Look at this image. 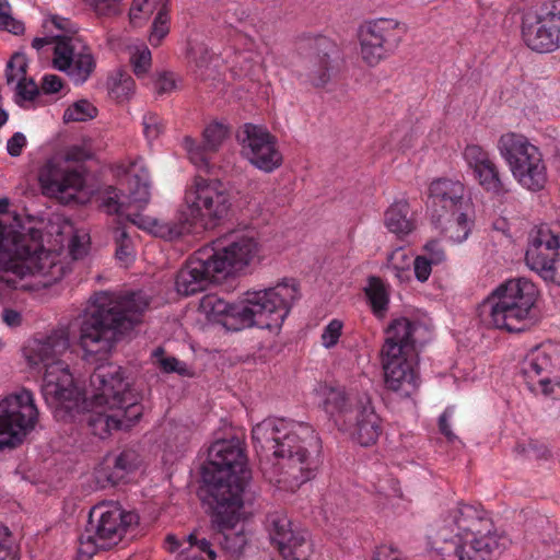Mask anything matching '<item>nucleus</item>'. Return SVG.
Here are the masks:
<instances>
[{
    "instance_id": "obj_1",
    "label": "nucleus",
    "mask_w": 560,
    "mask_h": 560,
    "mask_svg": "<svg viewBox=\"0 0 560 560\" xmlns=\"http://www.w3.org/2000/svg\"><path fill=\"white\" fill-rule=\"evenodd\" d=\"M69 347L68 332L54 330L36 337L24 347L28 364H43L45 373L42 395L62 421L78 422L90 433L105 439L112 430H127L142 416L139 396L129 386L121 366L98 364L90 376L91 397H85L74 385L68 364L57 359Z\"/></svg>"
},
{
    "instance_id": "obj_30",
    "label": "nucleus",
    "mask_w": 560,
    "mask_h": 560,
    "mask_svg": "<svg viewBox=\"0 0 560 560\" xmlns=\"http://www.w3.org/2000/svg\"><path fill=\"white\" fill-rule=\"evenodd\" d=\"M167 4L168 0H133L130 8L129 15L132 22L138 19L148 18L156 12L149 37L153 46L160 45L162 39L168 34L170 16Z\"/></svg>"
},
{
    "instance_id": "obj_37",
    "label": "nucleus",
    "mask_w": 560,
    "mask_h": 560,
    "mask_svg": "<svg viewBox=\"0 0 560 560\" xmlns=\"http://www.w3.org/2000/svg\"><path fill=\"white\" fill-rule=\"evenodd\" d=\"M96 107L86 100H80L69 106L63 114L66 121H86L96 116Z\"/></svg>"
},
{
    "instance_id": "obj_52",
    "label": "nucleus",
    "mask_w": 560,
    "mask_h": 560,
    "mask_svg": "<svg viewBox=\"0 0 560 560\" xmlns=\"http://www.w3.org/2000/svg\"><path fill=\"white\" fill-rule=\"evenodd\" d=\"M18 95L21 96L25 101H34L38 94L39 90L36 83L33 80L19 81L16 83Z\"/></svg>"
},
{
    "instance_id": "obj_53",
    "label": "nucleus",
    "mask_w": 560,
    "mask_h": 560,
    "mask_svg": "<svg viewBox=\"0 0 560 560\" xmlns=\"http://www.w3.org/2000/svg\"><path fill=\"white\" fill-rule=\"evenodd\" d=\"M26 144L27 140L24 133L15 132L7 142V151L11 156H20Z\"/></svg>"
},
{
    "instance_id": "obj_9",
    "label": "nucleus",
    "mask_w": 560,
    "mask_h": 560,
    "mask_svg": "<svg viewBox=\"0 0 560 560\" xmlns=\"http://www.w3.org/2000/svg\"><path fill=\"white\" fill-rule=\"evenodd\" d=\"M127 180L128 194L109 186L101 196V209L107 214H116L118 218L117 226L113 230L115 256L126 265L135 258V244L130 235L129 223L150 232L141 226L143 220L150 218H143L139 213L150 199L148 172L140 168V173H137V164L133 163L127 171Z\"/></svg>"
},
{
    "instance_id": "obj_17",
    "label": "nucleus",
    "mask_w": 560,
    "mask_h": 560,
    "mask_svg": "<svg viewBox=\"0 0 560 560\" xmlns=\"http://www.w3.org/2000/svg\"><path fill=\"white\" fill-rule=\"evenodd\" d=\"M304 55L300 78L314 88H323L338 73L341 54L338 45L327 36L317 35L301 42Z\"/></svg>"
},
{
    "instance_id": "obj_43",
    "label": "nucleus",
    "mask_w": 560,
    "mask_h": 560,
    "mask_svg": "<svg viewBox=\"0 0 560 560\" xmlns=\"http://www.w3.org/2000/svg\"><path fill=\"white\" fill-rule=\"evenodd\" d=\"M188 539L191 548L195 549L200 557L198 558L197 556H194L192 559L186 560H215L217 552L213 549L212 542L206 538H199L197 534H191Z\"/></svg>"
},
{
    "instance_id": "obj_41",
    "label": "nucleus",
    "mask_w": 560,
    "mask_h": 560,
    "mask_svg": "<svg viewBox=\"0 0 560 560\" xmlns=\"http://www.w3.org/2000/svg\"><path fill=\"white\" fill-rule=\"evenodd\" d=\"M135 81L129 75H120L118 80H114L109 88V96L117 102L127 100L133 92Z\"/></svg>"
},
{
    "instance_id": "obj_14",
    "label": "nucleus",
    "mask_w": 560,
    "mask_h": 560,
    "mask_svg": "<svg viewBox=\"0 0 560 560\" xmlns=\"http://www.w3.org/2000/svg\"><path fill=\"white\" fill-rule=\"evenodd\" d=\"M38 409L34 394L21 388L0 400V450L20 445L35 429Z\"/></svg>"
},
{
    "instance_id": "obj_63",
    "label": "nucleus",
    "mask_w": 560,
    "mask_h": 560,
    "mask_svg": "<svg viewBox=\"0 0 560 560\" xmlns=\"http://www.w3.org/2000/svg\"><path fill=\"white\" fill-rule=\"evenodd\" d=\"M329 498H330V495H327V497H325V499H324V500H325V504H324V512H325V513H328V512H329L330 514H334V513H335V511H334V509H332V506H331V502L329 501Z\"/></svg>"
},
{
    "instance_id": "obj_42",
    "label": "nucleus",
    "mask_w": 560,
    "mask_h": 560,
    "mask_svg": "<svg viewBox=\"0 0 560 560\" xmlns=\"http://www.w3.org/2000/svg\"><path fill=\"white\" fill-rule=\"evenodd\" d=\"M388 268L392 269L397 278L402 280L405 277L408 278L407 272L409 271L410 257L405 253L402 248L394 250L388 257Z\"/></svg>"
},
{
    "instance_id": "obj_39",
    "label": "nucleus",
    "mask_w": 560,
    "mask_h": 560,
    "mask_svg": "<svg viewBox=\"0 0 560 560\" xmlns=\"http://www.w3.org/2000/svg\"><path fill=\"white\" fill-rule=\"evenodd\" d=\"M143 135L149 142L156 140L165 129L162 118L155 113H147L142 117Z\"/></svg>"
},
{
    "instance_id": "obj_24",
    "label": "nucleus",
    "mask_w": 560,
    "mask_h": 560,
    "mask_svg": "<svg viewBox=\"0 0 560 560\" xmlns=\"http://www.w3.org/2000/svg\"><path fill=\"white\" fill-rule=\"evenodd\" d=\"M464 159L479 186L493 196H503L509 189L490 153L478 144H468Z\"/></svg>"
},
{
    "instance_id": "obj_64",
    "label": "nucleus",
    "mask_w": 560,
    "mask_h": 560,
    "mask_svg": "<svg viewBox=\"0 0 560 560\" xmlns=\"http://www.w3.org/2000/svg\"><path fill=\"white\" fill-rule=\"evenodd\" d=\"M9 206H10L9 199H7V198L0 199V213H5L8 211Z\"/></svg>"
},
{
    "instance_id": "obj_55",
    "label": "nucleus",
    "mask_w": 560,
    "mask_h": 560,
    "mask_svg": "<svg viewBox=\"0 0 560 560\" xmlns=\"http://www.w3.org/2000/svg\"><path fill=\"white\" fill-rule=\"evenodd\" d=\"M62 88V80L56 74H45L42 79L40 89L45 94L57 93Z\"/></svg>"
},
{
    "instance_id": "obj_60",
    "label": "nucleus",
    "mask_w": 560,
    "mask_h": 560,
    "mask_svg": "<svg viewBox=\"0 0 560 560\" xmlns=\"http://www.w3.org/2000/svg\"><path fill=\"white\" fill-rule=\"evenodd\" d=\"M448 419H450V413L447 410H445L439 418V430L448 440H453L455 436L451 430Z\"/></svg>"
},
{
    "instance_id": "obj_23",
    "label": "nucleus",
    "mask_w": 560,
    "mask_h": 560,
    "mask_svg": "<svg viewBox=\"0 0 560 560\" xmlns=\"http://www.w3.org/2000/svg\"><path fill=\"white\" fill-rule=\"evenodd\" d=\"M269 534L284 560H308L312 546L306 533L292 528V522L285 514L269 516Z\"/></svg>"
},
{
    "instance_id": "obj_46",
    "label": "nucleus",
    "mask_w": 560,
    "mask_h": 560,
    "mask_svg": "<svg viewBox=\"0 0 560 560\" xmlns=\"http://www.w3.org/2000/svg\"><path fill=\"white\" fill-rule=\"evenodd\" d=\"M420 256L427 258V260L435 266L442 264L446 258L444 247L436 240L427 242L423 246V253Z\"/></svg>"
},
{
    "instance_id": "obj_44",
    "label": "nucleus",
    "mask_w": 560,
    "mask_h": 560,
    "mask_svg": "<svg viewBox=\"0 0 560 560\" xmlns=\"http://www.w3.org/2000/svg\"><path fill=\"white\" fill-rule=\"evenodd\" d=\"M98 16H112L119 12L121 0H83Z\"/></svg>"
},
{
    "instance_id": "obj_54",
    "label": "nucleus",
    "mask_w": 560,
    "mask_h": 560,
    "mask_svg": "<svg viewBox=\"0 0 560 560\" xmlns=\"http://www.w3.org/2000/svg\"><path fill=\"white\" fill-rule=\"evenodd\" d=\"M540 277L548 282L560 285V252L556 258L550 262Z\"/></svg>"
},
{
    "instance_id": "obj_38",
    "label": "nucleus",
    "mask_w": 560,
    "mask_h": 560,
    "mask_svg": "<svg viewBox=\"0 0 560 560\" xmlns=\"http://www.w3.org/2000/svg\"><path fill=\"white\" fill-rule=\"evenodd\" d=\"M27 60L24 54L15 52L9 60L5 69L8 84L19 83L26 75Z\"/></svg>"
},
{
    "instance_id": "obj_45",
    "label": "nucleus",
    "mask_w": 560,
    "mask_h": 560,
    "mask_svg": "<svg viewBox=\"0 0 560 560\" xmlns=\"http://www.w3.org/2000/svg\"><path fill=\"white\" fill-rule=\"evenodd\" d=\"M133 72L137 77L144 75L151 67V51L148 47L137 49L130 58Z\"/></svg>"
},
{
    "instance_id": "obj_21",
    "label": "nucleus",
    "mask_w": 560,
    "mask_h": 560,
    "mask_svg": "<svg viewBox=\"0 0 560 560\" xmlns=\"http://www.w3.org/2000/svg\"><path fill=\"white\" fill-rule=\"evenodd\" d=\"M215 253L210 247H201L196 250L177 271L175 287L182 295H192L203 291L212 282H219L223 278L214 269L213 258Z\"/></svg>"
},
{
    "instance_id": "obj_4",
    "label": "nucleus",
    "mask_w": 560,
    "mask_h": 560,
    "mask_svg": "<svg viewBox=\"0 0 560 560\" xmlns=\"http://www.w3.org/2000/svg\"><path fill=\"white\" fill-rule=\"evenodd\" d=\"M299 294L298 281L285 278L275 287L246 292L236 303H229L217 294H207L200 302V310L226 330L257 327L272 331L281 328Z\"/></svg>"
},
{
    "instance_id": "obj_49",
    "label": "nucleus",
    "mask_w": 560,
    "mask_h": 560,
    "mask_svg": "<svg viewBox=\"0 0 560 560\" xmlns=\"http://www.w3.org/2000/svg\"><path fill=\"white\" fill-rule=\"evenodd\" d=\"M153 357L162 371L166 373H184V369L179 368L180 362L174 357H164V351L162 348L154 350Z\"/></svg>"
},
{
    "instance_id": "obj_5",
    "label": "nucleus",
    "mask_w": 560,
    "mask_h": 560,
    "mask_svg": "<svg viewBox=\"0 0 560 560\" xmlns=\"http://www.w3.org/2000/svg\"><path fill=\"white\" fill-rule=\"evenodd\" d=\"M149 304L142 291L95 293L80 329L85 360L93 355H97V361L106 359L114 343L142 322Z\"/></svg>"
},
{
    "instance_id": "obj_62",
    "label": "nucleus",
    "mask_w": 560,
    "mask_h": 560,
    "mask_svg": "<svg viewBox=\"0 0 560 560\" xmlns=\"http://www.w3.org/2000/svg\"><path fill=\"white\" fill-rule=\"evenodd\" d=\"M550 456H551L550 450L547 446L541 445V447L539 448V451L537 453V457L548 459Z\"/></svg>"
},
{
    "instance_id": "obj_32",
    "label": "nucleus",
    "mask_w": 560,
    "mask_h": 560,
    "mask_svg": "<svg viewBox=\"0 0 560 560\" xmlns=\"http://www.w3.org/2000/svg\"><path fill=\"white\" fill-rule=\"evenodd\" d=\"M140 463V455L135 450H124L115 458L112 468H104L100 471L98 479L104 477L110 486L125 482L128 475L132 474L139 467Z\"/></svg>"
},
{
    "instance_id": "obj_22",
    "label": "nucleus",
    "mask_w": 560,
    "mask_h": 560,
    "mask_svg": "<svg viewBox=\"0 0 560 560\" xmlns=\"http://www.w3.org/2000/svg\"><path fill=\"white\" fill-rule=\"evenodd\" d=\"M52 63L56 69L67 73L75 85L86 82L96 67L91 48L72 37L56 43Z\"/></svg>"
},
{
    "instance_id": "obj_16",
    "label": "nucleus",
    "mask_w": 560,
    "mask_h": 560,
    "mask_svg": "<svg viewBox=\"0 0 560 560\" xmlns=\"http://www.w3.org/2000/svg\"><path fill=\"white\" fill-rule=\"evenodd\" d=\"M206 247H210L215 253L214 269L223 278L234 272H247L262 258L261 245L254 230L233 232Z\"/></svg>"
},
{
    "instance_id": "obj_33",
    "label": "nucleus",
    "mask_w": 560,
    "mask_h": 560,
    "mask_svg": "<svg viewBox=\"0 0 560 560\" xmlns=\"http://www.w3.org/2000/svg\"><path fill=\"white\" fill-rule=\"evenodd\" d=\"M409 213L410 209L407 201H396L385 211L384 224L390 233L398 237L408 235L415 229Z\"/></svg>"
},
{
    "instance_id": "obj_59",
    "label": "nucleus",
    "mask_w": 560,
    "mask_h": 560,
    "mask_svg": "<svg viewBox=\"0 0 560 560\" xmlns=\"http://www.w3.org/2000/svg\"><path fill=\"white\" fill-rule=\"evenodd\" d=\"M66 36H55V37H36L32 42V47L36 50L43 49L45 46L55 47L56 43L66 39Z\"/></svg>"
},
{
    "instance_id": "obj_50",
    "label": "nucleus",
    "mask_w": 560,
    "mask_h": 560,
    "mask_svg": "<svg viewBox=\"0 0 560 560\" xmlns=\"http://www.w3.org/2000/svg\"><path fill=\"white\" fill-rule=\"evenodd\" d=\"M435 266L434 264H431V261L427 260V258L422 256H417L413 260V271L416 278L420 282H424L429 279L432 267Z\"/></svg>"
},
{
    "instance_id": "obj_61",
    "label": "nucleus",
    "mask_w": 560,
    "mask_h": 560,
    "mask_svg": "<svg viewBox=\"0 0 560 560\" xmlns=\"http://www.w3.org/2000/svg\"><path fill=\"white\" fill-rule=\"evenodd\" d=\"M84 158V151L78 147L71 148L67 153L68 161H81Z\"/></svg>"
},
{
    "instance_id": "obj_10",
    "label": "nucleus",
    "mask_w": 560,
    "mask_h": 560,
    "mask_svg": "<svg viewBox=\"0 0 560 560\" xmlns=\"http://www.w3.org/2000/svg\"><path fill=\"white\" fill-rule=\"evenodd\" d=\"M539 291L525 278H512L499 284L483 304L489 326L509 332H523L537 323L536 303Z\"/></svg>"
},
{
    "instance_id": "obj_47",
    "label": "nucleus",
    "mask_w": 560,
    "mask_h": 560,
    "mask_svg": "<svg viewBox=\"0 0 560 560\" xmlns=\"http://www.w3.org/2000/svg\"><path fill=\"white\" fill-rule=\"evenodd\" d=\"M342 330V323L338 319H332L322 334V343L325 348H331L337 345Z\"/></svg>"
},
{
    "instance_id": "obj_2",
    "label": "nucleus",
    "mask_w": 560,
    "mask_h": 560,
    "mask_svg": "<svg viewBox=\"0 0 560 560\" xmlns=\"http://www.w3.org/2000/svg\"><path fill=\"white\" fill-rule=\"evenodd\" d=\"M250 477L244 450L237 440H220L211 444L202 479L213 510V541L231 557H238L248 541L245 523L240 521V510Z\"/></svg>"
},
{
    "instance_id": "obj_26",
    "label": "nucleus",
    "mask_w": 560,
    "mask_h": 560,
    "mask_svg": "<svg viewBox=\"0 0 560 560\" xmlns=\"http://www.w3.org/2000/svg\"><path fill=\"white\" fill-rule=\"evenodd\" d=\"M465 186L459 180L439 178L429 186V203L432 217H445V213L460 209H469L470 202L465 199Z\"/></svg>"
},
{
    "instance_id": "obj_8",
    "label": "nucleus",
    "mask_w": 560,
    "mask_h": 560,
    "mask_svg": "<svg viewBox=\"0 0 560 560\" xmlns=\"http://www.w3.org/2000/svg\"><path fill=\"white\" fill-rule=\"evenodd\" d=\"M62 269L44 248L39 230L25 229L18 215L11 224L0 220V290L16 289L27 275L58 279Z\"/></svg>"
},
{
    "instance_id": "obj_15",
    "label": "nucleus",
    "mask_w": 560,
    "mask_h": 560,
    "mask_svg": "<svg viewBox=\"0 0 560 560\" xmlns=\"http://www.w3.org/2000/svg\"><path fill=\"white\" fill-rule=\"evenodd\" d=\"M521 373L530 392L560 399V343L547 341L530 349Z\"/></svg>"
},
{
    "instance_id": "obj_27",
    "label": "nucleus",
    "mask_w": 560,
    "mask_h": 560,
    "mask_svg": "<svg viewBox=\"0 0 560 560\" xmlns=\"http://www.w3.org/2000/svg\"><path fill=\"white\" fill-rule=\"evenodd\" d=\"M353 401L352 421L345 423L353 427L352 434L362 446L373 445L383 431L382 420L375 411L372 398L366 393L358 396Z\"/></svg>"
},
{
    "instance_id": "obj_3",
    "label": "nucleus",
    "mask_w": 560,
    "mask_h": 560,
    "mask_svg": "<svg viewBox=\"0 0 560 560\" xmlns=\"http://www.w3.org/2000/svg\"><path fill=\"white\" fill-rule=\"evenodd\" d=\"M252 440L265 479L279 489L293 492L314 477L322 441L308 423L267 418L253 428Z\"/></svg>"
},
{
    "instance_id": "obj_11",
    "label": "nucleus",
    "mask_w": 560,
    "mask_h": 560,
    "mask_svg": "<svg viewBox=\"0 0 560 560\" xmlns=\"http://www.w3.org/2000/svg\"><path fill=\"white\" fill-rule=\"evenodd\" d=\"M418 325L406 317L394 319L382 348L384 382L387 389L409 397L419 386L418 355L413 335Z\"/></svg>"
},
{
    "instance_id": "obj_31",
    "label": "nucleus",
    "mask_w": 560,
    "mask_h": 560,
    "mask_svg": "<svg viewBox=\"0 0 560 560\" xmlns=\"http://www.w3.org/2000/svg\"><path fill=\"white\" fill-rule=\"evenodd\" d=\"M469 209H460L445 213V217H432V222L435 226L451 241L462 243L467 240L472 220L469 215Z\"/></svg>"
},
{
    "instance_id": "obj_40",
    "label": "nucleus",
    "mask_w": 560,
    "mask_h": 560,
    "mask_svg": "<svg viewBox=\"0 0 560 560\" xmlns=\"http://www.w3.org/2000/svg\"><path fill=\"white\" fill-rule=\"evenodd\" d=\"M0 28L14 35H19L24 32V24L12 18L8 0H0Z\"/></svg>"
},
{
    "instance_id": "obj_29",
    "label": "nucleus",
    "mask_w": 560,
    "mask_h": 560,
    "mask_svg": "<svg viewBox=\"0 0 560 560\" xmlns=\"http://www.w3.org/2000/svg\"><path fill=\"white\" fill-rule=\"evenodd\" d=\"M228 132V128L224 125L212 122L207 126L203 131L202 143H198L195 139L186 137L184 139V148L191 163L200 168H207L211 154L219 150Z\"/></svg>"
},
{
    "instance_id": "obj_20",
    "label": "nucleus",
    "mask_w": 560,
    "mask_h": 560,
    "mask_svg": "<svg viewBox=\"0 0 560 560\" xmlns=\"http://www.w3.org/2000/svg\"><path fill=\"white\" fill-rule=\"evenodd\" d=\"M237 139L243 154L257 168L270 173L282 163V154L278 149L277 139L267 128L254 124L243 125Z\"/></svg>"
},
{
    "instance_id": "obj_36",
    "label": "nucleus",
    "mask_w": 560,
    "mask_h": 560,
    "mask_svg": "<svg viewBox=\"0 0 560 560\" xmlns=\"http://www.w3.org/2000/svg\"><path fill=\"white\" fill-rule=\"evenodd\" d=\"M364 293L373 314L377 318H383L389 304V295L384 282L377 277H370Z\"/></svg>"
},
{
    "instance_id": "obj_6",
    "label": "nucleus",
    "mask_w": 560,
    "mask_h": 560,
    "mask_svg": "<svg viewBox=\"0 0 560 560\" xmlns=\"http://www.w3.org/2000/svg\"><path fill=\"white\" fill-rule=\"evenodd\" d=\"M433 544L441 560H495L506 538L494 530L480 506L459 504L443 520Z\"/></svg>"
},
{
    "instance_id": "obj_34",
    "label": "nucleus",
    "mask_w": 560,
    "mask_h": 560,
    "mask_svg": "<svg viewBox=\"0 0 560 560\" xmlns=\"http://www.w3.org/2000/svg\"><path fill=\"white\" fill-rule=\"evenodd\" d=\"M325 408L326 411L342 417L343 422L352 421V411L354 408V399L362 394L347 395L340 387H325Z\"/></svg>"
},
{
    "instance_id": "obj_35",
    "label": "nucleus",
    "mask_w": 560,
    "mask_h": 560,
    "mask_svg": "<svg viewBox=\"0 0 560 560\" xmlns=\"http://www.w3.org/2000/svg\"><path fill=\"white\" fill-rule=\"evenodd\" d=\"M190 58L195 62V73L200 80H214L218 74L220 58L205 45H197L190 49Z\"/></svg>"
},
{
    "instance_id": "obj_48",
    "label": "nucleus",
    "mask_w": 560,
    "mask_h": 560,
    "mask_svg": "<svg viewBox=\"0 0 560 560\" xmlns=\"http://www.w3.org/2000/svg\"><path fill=\"white\" fill-rule=\"evenodd\" d=\"M0 560H19L18 552L11 544L9 528L3 525H0Z\"/></svg>"
},
{
    "instance_id": "obj_51",
    "label": "nucleus",
    "mask_w": 560,
    "mask_h": 560,
    "mask_svg": "<svg viewBox=\"0 0 560 560\" xmlns=\"http://www.w3.org/2000/svg\"><path fill=\"white\" fill-rule=\"evenodd\" d=\"M176 88V82L173 73H162L154 82V90L159 95L168 94Z\"/></svg>"
},
{
    "instance_id": "obj_18",
    "label": "nucleus",
    "mask_w": 560,
    "mask_h": 560,
    "mask_svg": "<svg viewBox=\"0 0 560 560\" xmlns=\"http://www.w3.org/2000/svg\"><path fill=\"white\" fill-rule=\"evenodd\" d=\"M406 32V25L395 19L364 22L358 31L362 60L370 67L377 66L395 51Z\"/></svg>"
},
{
    "instance_id": "obj_7",
    "label": "nucleus",
    "mask_w": 560,
    "mask_h": 560,
    "mask_svg": "<svg viewBox=\"0 0 560 560\" xmlns=\"http://www.w3.org/2000/svg\"><path fill=\"white\" fill-rule=\"evenodd\" d=\"M232 207L231 195L221 182L196 177L185 191L176 220H143L141 226L156 237L174 241L218 226Z\"/></svg>"
},
{
    "instance_id": "obj_19",
    "label": "nucleus",
    "mask_w": 560,
    "mask_h": 560,
    "mask_svg": "<svg viewBox=\"0 0 560 560\" xmlns=\"http://www.w3.org/2000/svg\"><path fill=\"white\" fill-rule=\"evenodd\" d=\"M522 38L538 52H550L560 47V2L544 4L527 11L522 18Z\"/></svg>"
},
{
    "instance_id": "obj_12",
    "label": "nucleus",
    "mask_w": 560,
    "mask_h": 560,
    "mask_svg": "<svg viewBox=\"0 0 560 560\" xmlns=\"http://www.w3.org/2000/svg\"><path fill=\"white\" fill-rule=\"evenodd\" d=\"M498 150L514 179L530 191L541 190L547 183V166L540 149L517 132L503 133Z\"/></svg>"
},
{
    "instance_id": "obj_25",
    "label": "nucleus",
    "mask_w": 560,
    "mask_h": 560,
    "mask_svg": "<svg viewBox=\"0 0 560 560\" xmlns=\"http://www.w3.org/2000/svg\"><path fill=\"white\" fill-rule=\"evenodd\" d=\"M39 183L44 194L67 202L82 188L83 178L79 172L70 170L66 162L51 160L40 168Z\"/></svg>"
},
{
    "instance_id": "obj_13",
    "label": "nucleus",
    "mask_w": 560,
    "mask_h": 560,
    "mask_svg": "<svg viewBox=\"0 0 560 560\" xmlns=\"http://www.w3.org/2000/svg\"><path fill=\"white\" fill-rule=\"evenodd\" d=\"M138 516L126 512L114 503H101L93 506L89 514L85 533L81 536L79 551L92 557L97 550L116 546L127 529L137 523Z\"/></svg>"
},
{
    "instance_id": "obj_56",
    "label": "nucleus",
    "mask_w": 560,
    "mask_h": 560,
    "mask_svg": "<svg viewBox=\"0 0 560 560\" xmlns=\"http://www.w3.org/2000/svg\"><path fill=\"white\" fill-rule=\"evenodd\" d=\"M2 320L9 327H18L22 323V315L13 308H4L1 314Z\"/></svg>"
},
{
    "instance_id": "obj_28",
    "label": "nucleus",
    "mask_w": 560,
    "mask_h": 560,
    "mask_svg": "<svg viewBox=\"0 0 560 560\" xmlns=\"http://www.w3.org/2000/svg\"><path fill=\"white\" fill-rule=\"evenodd\" d=\"M559 254V241L549 229L540 228L529 236L526 265L539 276Z\"/></svg>"
},
{
    "instance_id": "obj_58",
    "label": "nucleus",
    "mask_w": 560,
    "mask_h": 560,
    "mask_svg": "<svg viewBox=\"0 0 560 560\" xmlns=\"http://www.w3.org/2000/svg\"><path fill=\"white\" fill-rule=\"evenodd\" d=\"M69 253L73 259H80L86 254V245L81 243L78 235H74L71 238Z\"/></svg>"
},
{
    "instance_id": "obj_57",
    "label": "nucleus",
    "mask_w": 560,
    "mask_h": 560,
    "mask_svg": "<svg viewBox=\"0 0 560 560\" xmlns=\"http://www.w3.org/2000/svg\"><path fill=\"white\" fill-rule=\"evenodd\" d=\"M373 560H405V559H401L398 556L397 551L395 549H393L392 547L381 546L375 550Z\"/></svg>"
}]
</instances>
